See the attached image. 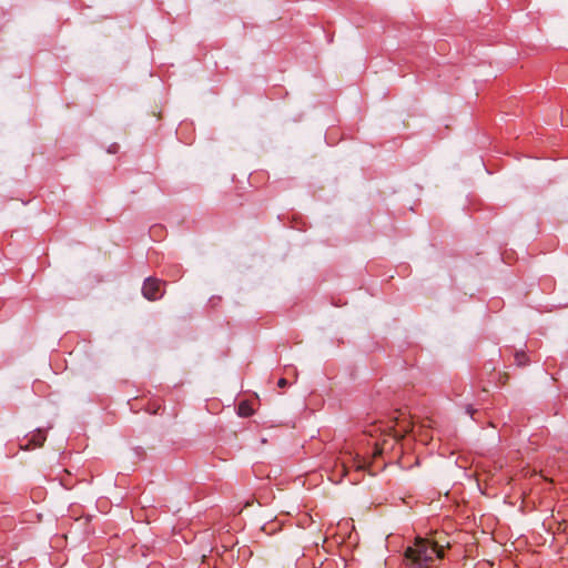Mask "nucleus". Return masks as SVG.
<instances>
[{"mask_svg": "<svg viewBox=\"0 0 568 568\" xmlns=\"http://www.w3.org/2000/svg\"><path fill=\"white\" fill-rule=\"evenodd\" d=\"M367 467V460L359 453L344 452L339 464L336 465V471H339L341 476H348L352 484H356L361 480V473Z\"/></svg>", "mask_w": 568, "mask_h": 568, "instance_id": "nucleus-1", "label": "nucleus"}, {"mask_svg": "<svg viewBox=\"0 0 568 568\" xmlns=\"http://www.w3.org/2000/svg\"><path fill=\"white\" fill-rule=\"evenodd\" d=\"M406 566L408 568H423L426 562L425 540L420 537L416 538L415 546H408L405 551Z\"/></svg>", "mask_w": 568, "mask_h": 568, "instance_id": "nucleus-2", "label": "nucleus"}, {"mask_svg": "<svg viewBox=\"0 0 568 568\" xmlns=\"http://www.w3.org/2000/svg\"><path fill=\"white\" fill-rule=\"evenodd\" d=\"M428 568L430 567L432 562L434 561L433 554L435 555L436 559H443L445 555V549L449 547V541L446 540V537L443 536V534L439 535L438 532H432L428 531Z\"/></svg>", "mask_w": 568, "mask_h": 568, "instance_id": "nucleus-3", "label": "nucleus"}, {"mask_svg": "<svg viewBox=\"0 0 568 568\" xmlns=\"http://www.w3.org/2000/svg\"><path fill=\"white\" fill-rule=\"evenodd\" d=\"M164 283L155 277H148L144 280L142 286V294L149 301H158L164 295Z\"/></svg>", "mask_w": 568, "mask_h": 568, "instance_id": "nucleus-4", "label": "nucleus"}, {"mask_svg": "<svg viewBox=\"0 0 568 568\" xmlns=\"http://www.w3.org/2000/svg\"><path fill=\"white\" fill-rule=\"evenodd\" d=\"M47 439V433L42 428H37L29 435L24 436L19 443L20 449L31 450L41 447Z\"/></svg>", "mask_w": 568, "mask_h": 568, "instance_id": "nucleus-5", "label": "nucleus"}, {"mask_svg": "<svg viewBox=\"0 0 568 568\" xmlns=\"http://www.w3.org/2000/svg\"><path fill=\"white\" fill-rule=\"evenodd\" d=\"M398 444L397 435L385 434L382 438L376 439L373 443L374 450L373 457L376 458L378 456H383L384 454L393 450L395 446Z\"/></svg>", "mask_w": 568, "mask_h": 568, "instance_id": "nucleus-6", "label": "nucleus"}, {"mask_svg": "<svg viewBox=\"0 0 568 568\" xmlns=\"http://www.w3.org/2000/svg\"><path fill=\"white\" fill-rule=\"evenodd\" d=\"M514 358L518 367H525L530 364V358L524 349L516 351Z\"/></svg>", "mask_w": 568, "mask_h": 568, "instance_id": "nucleus-7", "label": "nucleus"}, {"mask_svg": "<svg viewBox=\"0 0 568 568\" xmlns=\"http://www.w3.org/2000/svg\"><path fill=\"white\" fill-rule=\"evenodd\" d=\"M239 414L241 416H248V413L246 412V408H245L244 404H240V406H239Z\"/></svg>", "mask_w": 568, "mask_h": 568, "instance_id": "nucleus-8", "label": "nucleus"}, {"mask_svg": "<svg viewBox=\"0 0 568 568\" xmlns=\"http://www.w3.org/2000/svg\"><path fill=\"white\" fill-rule=\"evenodd\" d=\"M277 385L278 387H285L287 385V381L285 378H280Z\"/></svg>", "mask_w": 568, "mask_h": 568, "instance_id": "nucleus-9", "label": "nucleus"}, {"mask_svg": "<svg viewBox=\"0 0 568 568\" xmlns=\"http://www.w3.org/2000/svg\"><path fill=\"white\" fill-rule=\"evenodd\" d=\"M467 413H468L471 417H474V414L476 413V410H475L471 406H468V407H467Z\"/></svg>", "mask_w": 568, "mask_h": 568, "instance_id": "nucleus-10", "label": "nucleus"}, {"mask_svg": "<svg viewBox=\"0 0 568 568\" xmlns=\"http://www.w3.org/2000/svg\"><path fill=\"white\" fill-rule=\"evenodd\" d=\"M367 433L369 434L371 437H373V430H367Z\"/></svg>", "mask_w": 568, "mask_h": 568, "instance_id": "nucleus-11", "label": "nucleus"}]
</instances>
